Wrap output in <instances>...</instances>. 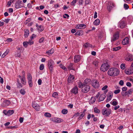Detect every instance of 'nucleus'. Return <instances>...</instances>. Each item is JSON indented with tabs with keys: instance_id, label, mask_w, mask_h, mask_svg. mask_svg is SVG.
Returning <instances> with one entry per match:
<instances>
[{
	"instance_id": "nucleus-60",
	"label": "nucleus",
	"mask_w": 133,
	"mask_h": 133,
	"mask_svg": "<svg viewBox=\"0 0 133 133\" xmlns=\"http://www.w3.org/2000/svg\"><path fill=\"white\" fill-rule=\"evenodd\" d=\"M90 2V0H86L85 2V4L87 5L89 4Z\"/></svg>"
},
{
	"instance_id": "nucleus-14",
	"label": "nucleus",
	"mask_w": 133,
	"mask_h": 133,
	"mask_svg": "<svg viewBox=\"0 0 133 133\" xmlns=\"http://www.w3.org/2000/svg\"><path fill=\"white\" fill-rule=\"evenodd\" d=\"M113 93L111 91H110L109 92L108 95L107 97V102H109L113 96Z\"/></svg>"
},
{
	"instance_id": "nucleus-36",
	"label": "nucleus",
	"mask_w": 133,
	"mask_h": 133,
	"mask_svg": "<svg viewBox=\"0 0 133 133\" xmlns=\"http://www.w3.org/2000/svg\"><path fill=\"white\" fill-rule=\"evenodd\" d=\"M98 61L97 59L95 60L93 62V64L96 66H98Z\"/></svg>"
},
{
	"instance_id": "nucleus-33",
	"label": "nucleus",
	"mask_w": 133,
	"mask_h": 133,
	"mask_svg": "<svg viewBox=\"0 0 133 133\" xmlns=\"http://www.w3.org/2000/svg\"><path fill=\"white\" fill-rule=\"evenodd\" d=\"M133 90L132 89H130L127 92H125V95L131 94L132 93Z\"/></svg>"
},
{
	"instance_id": "nucleus-64",
	"label": "nucleus",
	"mask_w": 133,
	"mask_h": 133,
	"mask_svg": "<svg viewBox=\"0 0 133 133\" xmlns=\"http://www.w3.org/2000/svg\"><path fill=\"white\" fill-rule=\"evenodd\" d=\"M42 82V81L41 79H40L38 80V83L39 85H40L41 84Z\"/></svg>"
},
{
	"instance_id": "nucleus-7",
	"label": "nucleus",
	"mask_w": 133,
	"mask_h": 133,
	"mask_svg": "<svg viewBox=\"0 0 133 133\" xmlns=\"http://www.w3.org/2000/svg\"><path fill=\"white\" fill-rule=\"evenodd\" d=\"M114 3L110 1H108V3L107 8L109 11H110L115 6Z\"/></svg>"
},
{
	"instance_id": "nucleus-56",
	"label": "nucleus",
	"mask_w": 133,
	"mask_h": 133,
	"mask_svg": "<svg viewBox=\"0 0 133 133\" xmlns=\"http://www.w3.org/2000/svg\"><path fill=\"white\" fill-rule=\"evenodd\" d=\"M32 40H30L29 42H28V44H29L30 45H31L33 44L34 43V42Z\"/></svg>"
},
{
	"instance_id": "nucleus-32",
	"label": "nucleus",
	"mask_w": 133,
	"mask_h": 133,
	"mask_svg": "<svg viewBox=\"0 0 133 133\" xmlns=\"http://www.w3.org/2000/svg\"><path fill=\"white\" fill-rule=\"evenodd\" d=\"M96 99L94 97H92L90 101V103L91 104H93L94 103Z\"/></svg>"
},
{
	"instance_id": "nucleus-26",
	"label": "nucleus",
	"mask_w": 133,
	"mask_h": 133,
	"mask_svg": "<svg viewBox=\"0 0 133 133\" xmlns=\"http://www.w3.org/2000/svg\"><path fill=\"white\" fill-rule=\"evenodd\" d=\"M24 36L25 38H27L29 35V32L28 29H25L24 30Z\"/></svg>"
},
{
	"instance_id": "nucleus-22",
	"label": "nucleus",
	"mask_w": 133,
	"mask_h": 133,
	"mask_svg": "<svg viewBox=\"0 0 133 133\" xmlns=\"http://www.w3.org/2000/svg\"><path fill=\"white\" fill-rule=\"evenodd\" d=\"M91 84V80L89 79H86L84 81L83 84L89 85Z\"/></svg>"
},
{
	"instance_id": "nucleus-20",
	"label": "nucleus",
	"mask_w": 133,
	"mask_h": 133,
	"mask_svg": "<svg viewBox=\"0 0 133 133\" xmlns=\"http://www.w3.org/2000/svg\"><path fill=\"white\" fill-rule=\"evenodd\" d=\"M133 73V69L132 68H130V69L125 70V74L129 75Z\"/></svg>"
},
{
	"instance_id": "nucleus-38",
	"label": "nucleus",
	"mask_w": 133,
	"mask_h": 133,
	"mask_svg": "<svg viewBox=\"0 0 133 133\" xmlns=\"http://www.w3.org/2000/svg\"><path fill=\"white\" fill-rule=\"evenodd\" d=\"M60 67L65 71H66L67 70V68L64 66L62 64H61L59 65Z\"/></svg>"
},
{
	"instance_id": "nucleus-10",
	"label": "nucleus",
	"mask_w": 133,
	"mask_h": 133,
	"mask_svg": "<svg viewBox=\"0 0 133 133\" xmlns=\"http://www.w3.org/2000/svg\"><path fill=\"white\" fill-rule=\"evenodd\" d=\"M10 101L9 100H4L2 104V107H5L8 106L10 104Z\"/></svg>"
},
{
	"instance_id": "nucleus-30",
	"label": "nucleus",
	"mask_w": 133,
	"mask_h": 133,
	"mask_svg": "<svg viewBox=\"0 0 133 133\" xmlns=\"http://www.w3.org/2000/svg\"><path fill=\"white\" fill-rule=\"evenodd\" d=\"M54 50L53 49H51L49 51L46 52V53L48 55H50L51 54H52L54 52Z\"/></svg>"
},
{
	"instance_id": "nucleus-28",
	"label": "nucleus",
	"mask_w": 133,
	"mask_h": 133,
	"mask_svg": "<svg viewBox=\"0 0 133 133\" xmlns=\"http://www.w3.org/2000/svg\"><path fill=\"white\" fill-rule=\"evenodd\" d=\"M100 23V21L99 19H97L95 20L94 22V24L96 25H99Z\"/></svg>"
},
{
	"instance_id": "nucleus-2",
	"label": "nucleus",
	"mask_w": 133,
	"mask_h": 133,
	"mask_svg": "<svg viewBox=\"0 0 133 133\" xmlns=\"http://www.w3.org/2000/svg\"><path fill=\"white\" fill-rule=\"evenodd\" d=\"M78 87L79 88H82V91L83 92L86 93L90 90V87L89 85L83 84L81 82L78 83Z\"/></svg>"
},
{
	"instance_id": "nucleus-59",
	"label": "nucleus",
	"mask_w": 133,
	"mask_h": 133,
	"mask_svg": "<svg viewBox=\"0 0 133 133\" xmlns=\"http://www.w3.org/2000/svg\"><path fill=\"white\" fill-rule=\"evenodd\" d=\"M120 91V90L119 89H117L114 91V93L115 94H117L119 93Z\"/></svg>"
},
{
	"instance_id": "nucleus-5",
	"label": "nucleus",
	"mask_w": 133,
	"mask_h": 133,
	"mask_svg": "<svg viewBox=\"0 0 133 133\" xmlns=\"http://www.w3.org/2000/svg\"><path fill=\"white\" fill-rule=\"evenodd\" d=\"M102 113L103 115H105L106 116H108L110 114L111 110L109 109L105 108L102 110Z\"/></svg>"
},
{
	"instance_id": "nucleus-13",
	"label": "nucleus",
	"mask_w": 133,
	"mask_h": 133,
	"mask_svg": "<svg viewBox=\"0 0 133 133\" xmlns=\"http://www.w3.org/2000/svg\"><path fill=\"white\" fill-rule=\"evenodd\" d=\"M86 25L84 24H80L77 25L76 26L77 29H84L85 28Z\"/></svg>"
},
{
	"instance_id": "nucleus-17",
	"label": "nucleus",
	"mask_w": 133,
	"mask_h": 133,
	"mask_svg": "<svg viewBox=\"0 0 133 133\" xmlns=\"http://www.w3.org/2000/svg\"><path fill=\"white\" fill-rule=\"evenodd\" d=\"M81 56L79 55L75 56L74 58V61L75 63L79 62L81 59Z\"/></svg>"
},
{
	"instance_id": "nucleus-51",
	"label": "nucleus",
	"mask_w": 133,
	"mask_h": 133,
	"mask_svg": "<svg viewBox=\"0 0 133 133\" xmlns=\"http://www.w3.org/2000/svg\"><path fill=\"white\" fill-rule=\"evenodd\" d=\"M44 65L43 64H41L40 66L39 69L42 70L44 69Z\"/></svg>"
},
{
	"instance_id": "nucleus-12",
	"label": "nucleus",
	"mask_w": 133,
	"mask_h": 133,
	"mask_svg": "<svg viewBox=\"0 0 133 133\" xmlns=\"http://www.w3.org/2000/svg\"><path fill=\"white\" fill-rule=\"evenodd\" d=\"M32 106L35 110L37 111L39 110L40 107L35 102H33L32 104Z\"/></svg>"
},
{
	"instance_id": "nucleus-1",
	"label": "nucleus",
	"mask_w": 133,
	"mask_h": 133,
	"mask_svg": "<svg viewBox=\"0 0 133 133\" xmlns=\"http://www.w3.org/2000/svg\"><path fill=\"white\" fill-rule=\"evenodd\" d=\"M119 71L117 68H111L108 71V74L110 76H116L119 74Z\"/></svg>"
},
{
	"instance_id": "nucleus-27",
	"label": "nucleus",
	"mask_w": 133,
	"mask_h": 133,
	"mask_svg": "<svg viewBox=\"0 0 133 133\" xmlns=\"http://www.w3.org/2000/svg\"><path fill=\"white\" fill-rule=\"evenodd\" d=\"M37 29L38 30L39 32H41L44 30V28L43 26L41 25L38 26V28H37Z\"/></svg>"
},
{
	"instance_id": "nucleus-47",
	"label": "nucleus",
	"mask_w": 133,
	"mask_h": 133,
	"mask_svg": "<svg viewBox=\"0 0 133 133\" xmlns=\"http://www.w3.org/2000/svg\"><path fill=\"white\" fill-rule=\"evenodd\" d=\"M44 39L43 37H42L40 38L39 40V43H42L43 42Z\"/></svg>"
},
{
	"instance_id": "nucleus-19",
	"label": "nucleus",
	"mask_w": 133,
	"mask_h": 133,
	"mask_svg": "<svg viewBox=\"0 0 133 133\" xmlns=\"http://www.w3.org/2000/svg\"><path fill=\"white\" fill-rule=\"evenodd\" d=\"M118 26L121 28H124L125 23L124 21H120L118 24Z\"/></svg>"
},
{
	"instance_id": "nucleus-53",
	"label": "nucleus",
	"mask_w": 133,
	"mask_h": 133,
	"mask_svg": "<svg viewBox=\"0 0 133 133\" xmlns=\"http://www.w3.org/2000/svg\"><path fill=\"white\" fill-rule=\"evenodd\" d=\"M77 1V0H73V1L71 2V4L72 5L75 6V4Z\"/></svg>"
},
{
	"instance_id": "nucleus-62",
	"label": "nucleus",
	"mask_w": 133,
	"mask_h": 133,
	"mask_svg": "<svg viewBox=\"0 0 133 133\" xmlns=\"http://www.w3.org/2000/svg\"><path fill=\"white\" fill-rule=\"evenodd\" d=\"M27 7L29 8H31L32 6L31 4L29 3L27 4Z\"/></svg>"
},
{
	"instance_id": "nucleus-16",
	"label": "nucleus",
	"mask_w": 133,
	"mask_h": 133,
	"mask_svg": "<svg viewBox=\"0 0 133 133\" xmlns=\"http://www.w3.org/2000/svg\"><path fill=\"white\" fill-rule=\"evenodd\" d=\"M106 97V94L104 93L101 95L98 99V101L101 102L103 101Z\"/></svg>"
},
{
	"instance_id": "nucleus-61",
	"label": "nucleus",
	"mask_w": 133,
	"mask_h": 133,
	"mask_svg": "<svg viewBox=\"0 0 133 133\" xmlns=\"http://www.w3.org/2000/svg\"><path fill=\"white\" fill-rule=\"evenodd\" d=\"M10 19L8 18L5 19L4 21H3L6 23L7 24L9 21Z\"/></svg>"
},
{
	"instance_id": "nucleus-43",
	"label": "nucleus",
	"mask_w": 133,
	"mask_h": 133,
	"mask_svg": "<svg viewBox=\"0 0 133 133\" xmlns=\"http://www.w3.org/2000/svg\"><path fill=\"white\" fill-rule=\"evenodd\" d=\"M122 91L121 92V94L123 96H125V87L122 88Z\"/></svg>"
},
{
	"instance_id": "nucleus-58",
	"label": "nucleus",
	"mask_w": 133,
	"mask_h": 133,
	"mask_svg": "<svg viewBox=\"0 0 133 133\" xmlns=\"http://www.w3.org/2000/svg\"><path fill=\"white\" fill-rule=\"evenodd\" d=\"M78 3L79 5H82L83 3V0H79Z\"/></svg>"
},
{
	"instance_id": "nucleus-55",
	"label": "nucleus",
	"mask_w": 133,
	"mask_h": 133,
	"mask_svg": "<svg viewBox=\"0 0 133 133\" xmlns=\"http://www.w3.org/2000/svg\"><path fill=\"white\" fill-rule=\"evenodd\" d=\"M17 85L19 88H22V85L20 82H18V83L17 84Z\"/></svg>"
},
{
	"instance_id": "nucleus-39",
	"label": "nucleus",
	"mask_w": 133,
	"mask_h": 133,
	"mask_svg": "<svg viewBox=\"0 0 133 133\" xmlns=\"http://www.w3.org/2000/svg\"><path fill=\"white\" fill-rule=\"evenodd\" d=\"M85 113H83L80 115V116L78 118L77 120L79 121L82 119L84 116Z\"/></svg>"
},
{
	"instance_id": "nucleus-34",
	"label": "nucleus",
	"mask_w": 133,
	"mask_h": 133,
	"mask_svg": "<svg viewBox=\"0 0 133 133\" xmlns=\"http://www.w3.org/2000/svg\"><path fill=\"white\" fill-rule=\"evenodd\" d=\"M14 111L13 110H9L7 112V115L9 116L10 115L14 113Z\"/></svg>"
},
{
	"instance_id": "nucleus-41",
	"label": "nucleus",
	"mask_w": 133,
	"mask_h": 133,
	"mask_svg": "<svg viewBox=\"0 0 133 133\" xmlns=\"http://www.w3.org/2000/svg\"><path fill=\"white\" fill-rule=\"evenodd\" d=\"M58 93L57 92H54L52 95V97L55 98H57L58 97Z\"/></svg>"
},
{
	"instance_id": "nucleus-48",
	"label": "nucleus",
	"mask_w": 133,
	"mask_h": 133,
	"mask_svg": "<svg viewBox=\"0 0 133 133\" xmlns=\"http://www.w3.org/2000/svg\"><path fill=\"white\" fill-rule=\"evenodd\" d=\"M121 48V47L120 46H118L114 48H113V50L114 51H117L120 49Z\"/></svg>"
},
{
	"instance_id": "nucleus-15",
	"label": "nucleus",
	"mask_w": 133,
	"mask_h": 133,
	"mask_svg": "<svg viewBox=\"0 0 133 133\" xmlns=\"http://www.w3.org/2000/svg\"><path fill=\"white\" fill-rule=\"evenodd\" d=\"M71 92L75 95L77 94L78 93V87L77 86H75L71 90Z\"/></svg>"
},
{
	"instance_id": "nucleus-35",
	"label": "nucleus",
	"mask_w": 133,
	"mask_h": 133,
	"mask_svg": "<svg viewBox=\"0 0 133 133\" xmlns=\"http://www.w3.org/2000/svg\"><path fill=\"white\" fill-rule=\"evenodd\" d=\"M84 46L85 48H88L89 47H92V46L91 44H90L88 43H85L84 45Z\"/></svg>"
},
{
	"instance_id": "nucleus-63",
	"label": "nucleus",
	"mask_w": 133,
	"mask_h": 133,
	"mask_svg": "<svg viewBox=\"0 0 133 133\" xmlns=\"http://www.w3.org/2000/svg\"><path fill=\"white\" fill-rule=\"evenodd\" d=\"M119 84L121 85H122L124 84V82L122 80H121L119 82Z\"/></svg>"
},
{
	"instance_id": "nucleus-40",
	"label": "nucleus",
	"mask_w": 133,
	"mask_h": 133,
	"mask_svg": "<svg viewBox=\"0 0 133 133\" xmlns=\"http://www.w3.org/2000/svg\"><path fill=\"white\" fill-rule=\"evenodd\" d=\"M61 112L62 114H65L67 113L68 111L67 109H64L62 110Z\"/></svg>"
},
{
	"instance_id": "nucleus-54",
	"label": "nucleus",
	"mask_w": 133,
	"mask_h": 133,
	"mask_svg": "<svg viewBox=\"0 0 133 133\" xmlns=\"http://www.w3.org/2000/svg\"><path fill=\"white\" fill-rule=\"evenodd\" d=\"M69 16L68 15L66 14H65L63 15V17L64 18H69Z\"/></svg>"
},
{
	"instance_id": "nucleus-31",
	"label": "nucleus",
	"mask_w": 133,
	"mask_h": 133,
	"mask_svg": "<svg viewBox=\"0 0 133 133\" xmlns=\"http://www.w3.org/2000/svg\"><path fill=\"white\" fill-rule=\"evenodd\" d=\"M27 79L28 81H32V76L30 73H28V74Z\"/></svg>"
},
{
	"instance_id": "nucleus-24",
	"label": "nucleus",
	"mask_w": 133,
	"mask_h": 133,
	"mask_svg": "<svg viewBox=\"0 0 133 133\" xmlns=\"http://www.w3.org/2000/svg\"><path fill=\"white\" fill-rule=\"evenodd\" d=\"M111 104L113 106H116L118 104L117 101L115 99H113L110 102Z\"/></svg>"
},
{
	"instance_id": "nucleus-6",
	"label": "nucleus",
	"mask_w": 133,
	"mask_h": 133,
	"mask_svg": "<svg viewBox=\"0 0 133 133\" xmlns=\"http://www.w3.org/2000/svg\"><path fill=\"white\" fill-rule=\"evenodd\" d=\"M24 6V4L21 1L18 0L15 4V8L16 9H18Z\"/></svg>"
},
{
	"instance_id": "nucleus-9",
	"label": "nucleus",
	"mask_w": 133,
	"mask_h": 133,
	"mask_svg": "<svg viewBox=\"0 0 133 133\" xmlns=\"http://www.w3.org/2000/svg\"><path fill=\"white\" fill-rule=\"evenodd\" d=\"M50 120L54 122L59 123L63 121L62 119L60 118L57 117H54L51 118Z\"/></svg>"
},
{
	"instance_id": "nucleus-49",
	"label": "nucleus",
	"mask_w": 133,
	"mask_h": 133,
	"mask_svg": "<svg viewBox=\"0 0 133 133\" xmlns=\"http://www.w3.org/2000/svg\"><path fill=\"white\" fill-rule=\"evenodd\" d=\"M126 79L127 80H129L130 81L133 82V79L132 78V77H127L126 78Z\"/></svg>"
},
{
	"instance_id": "nucleus-25",
	"label": "nucleus",
	"mask_w": 133,
	"mask_h": 133,
	"mask_svg": "<svg viewBox=\"0 0 133 133\" xmlns=\"http://www.w3.org/2000/svg\"><path fill=\"white\" fill-rule=\"evenodd\" d=\"M21 81L23 84L24 85L26 84V82L24 76H23L21 78Z\"/></svg>"
},
{
	"instance_id": "nucleus-44",
	"label": "nucleus",
	"mask_w": 133,
	"mask_h": 133,
	"mask_svg": "<svg viewBox=\"0 0 133 133\" xmlns=\"http://www.w3.org/2000/svg\"><path fill=\"white\" fill-rule=\"evenodd\" d=\"M94 111L96 113H99L100 112L99 110L97 108L95 107L94 108Z\"/></svg>"
},
{
	"instance_id": "nucleus-11",
	"label": "nucleus",
	"mask_w": 133,
	"mask_h": 133,
	"mask_svg": "<svg viewBox=\"0 0 133 133\" xmlns=\"http://www.w3.org/2000/svg\"><path fill=\"white\" fill-rule=\"evenodd\" d=\"M119 36V32H117L113 35V37L111 39V41L112 42L113 41H115L118 38Z\"/></svg>"
},
{
	"instance_id": "nucleus-18",
	"label": "nucleus",
	"mask_w": 133,
	"mask_h": 133,
	"mask_svg": "<svg viewBox=\"0 0 133 133\" xmlns=\"http://www.w3.org/2000/svg\"><path fill=\"white\" fill-rule=\"evenodd\" d=\"M75 77L74 75H70L68 77V83L72 82L74 81Z\"/></svg>"
},
{
	"instance_id": "nucleus-8",
	"label": "nucleus",
	"mask_w": 133,
	"mask_h": 133,
	"mask_svg": "<svg viewBox=\"0 0 133 133\" xmlns=\"http://www.w3.org/2000/svg\"><path fill=\"white\" fill-rule=\"evenodd\" d=\"M92 85L95 88H97L99 86V82L96 80H93L92 82Z\"/></svg>"
},
{
	"instance_id": "nucleus-21",
	"label": "nucleus",
	"mask_w": 133,
	"mask_h": 133,
	"mask_svg": "<svg viewBox=\"0 0 133 133\" xmlns=\"http://www.w3.org/2000/svg\"><path fill=\"white\" fill-rule=\"evenodd\" d=\"M128 56L126 59V60L130 62L133 60V55L130 54H128Z\"/></svg>"
},
{
	"instance_id": "nucleus-29",
	"label": "nucleus",
	"mask_w": 133,
	"mask_h": 133,
	"mask_svg": "<svg viewBox=\"0 0 133 133\" xmlns=\"http://www.w3.org/2000/svg\"><path fill=\"white\" fill-rule=\"evenodd\" d=\"M9 49H7L4 53L2 55L1 57L2 58L4 57L6 55L9 53Z\"/></svg>"
},
{
	"instance_id": "nucleus-52",
	"label": "nucleus",
	"mask_w": 133,
	"mask_h": 133,
	"mask_svg": "<svg viewBox=\"0 0 133 133\" xmlns=\"http://www.w3.org/2000/svg\"><path fill=\"white\" fill-rule=\"evenodd\" d=\"M28 83L30 87H32V81H28Z\"/></svg>"
},
{
	"instance_id": "nucleus-50",
	"label": "nucleus",
	"mask_w": 133,
	"mask_h": 133,
	"mask_svg": "<svg viewBox=\"0 0 133 133\" xmlns=\"http://www.w3.org/2000/svg\"><path fill=\"white\" fill-rule=\"evenodd\" d=\"M36 35H35L34 34H33L30 37V39L31 40L33 39H34V38H35L36 37Z\"/></svg>"
},
{
	"instance_id": "nucleus-42",
	"label": "nucleus",
	"mask_w": 133,
	"mask_h": 133,
	"mask_svg": "<svg viewBox=\"0 0 133 133\" xmlns=\"http://www.w3.org/2000/svg\"><path fill=\"white\" fill-rule=\"evenodd\" d=\"M125 45L128 44L129 42V37H125Z\"/></svg>"
},
{
	"instance_id": "nucleus-23",
	"label": "nucleus",
	"mask_w": 133,
	"mask_h": 133,
	"mask_svg": "<svg viewBox=\"0 0 133 133\" xmlns=\"http://www.w3.org/2000/svg\"><path fill=\"white\" fill-rule=\"evenodd\" d=\"M74 64L71 63H70L68 64V68L69 70H75V69L73 68Z\"/></svg>"
},
{
	"instance_id": "nucleus-57",
	"label": "nucleus",
	"mask_w": 133,
	"mask_h": 133,
	"mask_svg": "<svg viewBox=\"0 0 133 133\" xmlns=\"http://www.w3.org/2000/svg\"><path fill=\"white\" fill-rule=\"evenodd\" d=\"M121 68L122 69H125V64H122L120 66Z\"/></svg>"
},
{
	"instance_id": "nucleus-4",
	"label": "nucleus",
	"mask_w": 133,
	"mask_h": 133,
	"mask_svg": "<svg viewBox=\"0 0 133 133\" xmlns=\"http://www.w3.org/2000/svg\"><path fill=\"white\" fill-rule=\"evenodd\" d=\"M109 65L108 64L106 63L103 64L101 67V70L103 72L107 71L109 68Z\"/></svg>"
},
{
	"instance_id": "nucleus-37",
	"label": "nucleus",
	"mask_w": 133,
	"mask_h": 133,
	"mask_svg": "<svg viewBox=\"0 0 133 133\" xmlns=\"http://www.w3.org/2000/svg\"><path fill=\"white\" fill-rule=\"evenodd\" d=\"M44 115L46 117H50L51 116V115L50 113L47 112L45 113Z\"/></svg>"
},
{
	"instance_id": "nucleus-45",
	"label": "nucleus",
	"mask_w": 133,
	"mask_h": 133,
	"mask_svg": "<svg viewBox=\"0 0 133 133\" xmlns=\"http://www.w3.org/2000/svg\"><path fill=\"white\" fill-rule=\"evenodd\" d=\"M28 44H29L28 42H24L23 43V45L25 48L27 47Z\"/></svg>"
},
{
	"instance_id": "nucleus-3",
	"label": "nucleus",
	"mask_w": 133,
	"mask_h": 133,
	"mask_svg": "<svg viewBox=\"0 0 133 133\" xmlns=\"http://www.w3.org/2000/svg\"><path fill=\"white\" fill-rule=\"evenodd\" d=\"M55 65L54 62L51 59L48 61V65L50 72H52L54 70L53 67Z\"/></svg>"
},
{
	"instance_id": "nucleus-46",
	"label": "nucleus",
	"mask_w": 133,
	"mask_h": 133,
	"mask_svg": "<svg viewBox=\"0 0 133 133\" xmlns=\"http://www.w3.org/2000/svg\"><path fill=\"white\" fill-rule=\"evenodd\" d=\"M20 92L22 95H24L25 94V92L24 89H22L20 90Z\"/></svg>"
}]
</instances>
